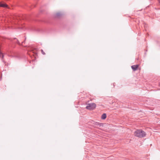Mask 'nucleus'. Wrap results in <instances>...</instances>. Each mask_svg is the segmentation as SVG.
<instances>
[{
	"label": "nucleus",
	"mask_w": 160,
	"mask_h": 160,
	"mask_svg": "<svg viewBox=\"0 0 160 160\" xmlns=\"http://www.w3.org/2000/svg\"><path fill=\"white\" fill-rule=\"evenodd\" d=\"M17 43L18 44V45H21V44L20 43V42H19V41H18V40L17 39Z\"/></svg>",
	"instance_id": "9d476101"
},
{
	"label": "nucleus",
	"mask_w": 160,
	"mask_h": 160,
	"mask_svg": "<svg viewBox=\"0 0 160 160\" xmlns=\"http://www.w3.org/2000/svg\"><path fill=\"white\" fill-rule=\"evenodd\" d=\"M135 136L141 138L145 137L146 135V132L141 129L137 130L134 132Z\"/></svg>",
	"instance_id": "f257e3e1"
},
{
	"label": "nucleus",
	"mask_w": 160,
	"mask_h": 160,
	"mask_svg": "<svg viewBox=\"0 0 160 160\" xmlns=\"http://www.w3.org/2000/svg\"><path fill=\"white\" fill-rule=\"evenodd\" d=\"M0 7L7 8L8 7V5L5 3H3L2 2H0Z\"/></svg>",
	"instance_id": "20e7f679"
},
{
	"label": "nucleus",
	"mask_w": 160,
	"mask_h": 160,
	"mask_svg": "<svg viewBox=\"0 0 160 160\" xmlns=\"http://www.w3.org/2000/svg\"><path fill=\"white\" fill-rule=\"evenodd\" d=\"M61 15V14L60 12H58L56 14L55 17H59Z\"/></svg>",
	"instance_id": "423d86ee"
},
{
	"label": "nucleus",
	"mask_w": 160,
	"mask_h": 160,
	"mask_svg": "<svg viewBox=\"0 0 160 160\" xmlns=\"http://www.w3.org/2000/svg\"><path fill=\"white\" fill-rule=\"evenodd\" d=\"M41 52L42 54H43V55L45 54V52L43 51L42 49L41 50Z\"/></svg>",
	"instance_id": "1a4fd4ad"
},
{
	"label": "nucleus",
	"mask_w": 160,
	"mask_h": 160,
	"mask_svg": "<svg viewBox=\"0 0 160 160\" xmlns=\"http://www.w3.org/2000/svg\"><path fill=\"white\" fill-rule=\"evenodd\" d=\"M106 118V113H103L102 114L101 117L102 119H104Z\"/></svg>",
	"instance_id": "39448f33"
},
{
	"label": "nucleus",
	"mask_w": 160,
	"mask_h": 160,
	"mask_svg": "<svg viewBox=\"0 0 160 160\" xmlns=\"http://www.w3.org/2000/svg\"><path fill=\"white\" fill-rule=\"evenodd\" d=\"M23 43H24V42H22V44Z\"/></svg>",
	"instance_id": "f8f14e48"
},
{
	"label": "nucleus",
	"mask_w": 160,
	"mask_h": 160,
	"mask_svg": "<svg viewBox=\"0 0 160 160\" xmlns=\"http://www.w3.org/2000/svg\"><path fill=\"white\" fill-rule=\"evenodd\" d=\"M102 124V123H100L99 122H96V123H95V125L96 126H100Z\"/></svg>",
	"instance_id": "0eeeda50"
},
{
	"label": "nucleus",
	"mask_w": 160,
	"mask_h": 160,
	"mask_svg": "<svg viewBox=\"0 0 160 160\" xmlns=\"http://www.w3.org/2000/svg\"><path fill=\"white\" fill-rule=\"evenodd\" d=\"M139 65L137 64L136 65H134L131 66V68L134 71L137 70L138 68Z\"/></svg>",
	"instance_id": "7ed1b4c3"
},
{
	"label": "nucleus",
	"mask_w": 160,
	"mask_h": 160,
	"mask_svg": "<svg viewBox=\"0 0 160 160\" xmlns=\"http://www.w3.org/2000/svg\"><path fill=\"white\" fill-rule=\"evenodd\" d=\"M1 57L3 58V55L2 53L0 52V58Z\"/></svg>",
	"instance_id": "6e6552de"
},
{
	"label": "nucleus",
	"mask_w": 160,
	"mask_h": 160,
	"mask_svg": "<svg viewBox=\"0 0 160 160\" xmlns=\"http://www.w3.org/2000/svg\"><path fill=\"white\" fill-rule=\"evenodd\" d=\"M96 106V105L94 103H91L88 104L87 106L86 107V108L90 110H92L94 109Z\"/></svg>",
	"instance_id": "f03ea898"
},
{
	"label": "nucleus",
	"mask_w": 160,
	"mask_h": 160,
	"mask_svg": "<svg viewBox=\"0 0 160 160\" xmlns=\"http://www.w3.org/2000/svg\"><path fill=\"white\" fill-rule=\"evenodd\" d=\"M159 3H160V0H158Z\"/></svg>",
	"instance_id": "9b49d317"
}]
</instances>
